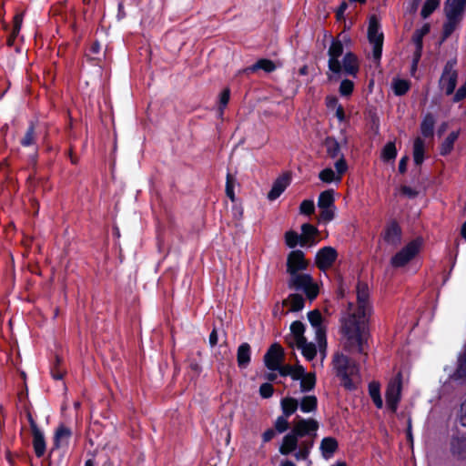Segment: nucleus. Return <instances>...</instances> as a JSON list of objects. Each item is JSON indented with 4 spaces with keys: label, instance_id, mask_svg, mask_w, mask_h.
<instances>
[{
    "label": "nucleus",
    "instance_id": "obj_1",
    "mask_svg": "<svg viewBox=\"0 0 466 466\" xmlns=\"http://www.w3.org/2000/svg\"><path fill=\"white\" fill-rule=\"evenodd\" d=\"M369 287L365 283L357 286V302L349 303L341 316L342 342L350 350L363 352L368 340L367 317L371 311L369 303Z\"/></svg>",
    "mask_w": 466,
    "mask_h": 466
},
{
    "label": "nucleus",
    "instance_id": "obj_2",
    "mask_svg": "<svg viewBox=\"0 0 466 466\" xmlns=\"http://www.w3.org/2000/svg\"><path fill=\"white\" fill-rule=\"evenodd\" d=\"M318 427V422L312 419L297 420L293 423L291 431L283 437L279 449V452L282 455L295 452L294 456L298 461L306 460L309 455L312 442L302 439L311 432H315Z\"/></svg>",
    "mask_w": 466,
    "mask_h": 466
},
{
    "label": "nucleus",
    "instance_id": "obj_3",
    "mask_svg": "<svg viewBox=\"0 0 466 466\" xmlns=\"http://www.w3.org/2000/svg\"><path fill=\"white\" fill-rule=\"evenodd\" d=\"M329 78L340 74L355 76L359 71V62L357 57L350 52L344 53L343 46L340 41L333 40L329 51Z\"/></svg>",
    "mask_w": 466,
    "mask_h": 466
},
{
    "label": "nucleus",
    "instance_id": "obj_4",
    "mask_svg": "<svg viewBox=\"0 0 466 466\" xmlns=\"http://www.w3.org/2000/svg\"><path fill=\"white\" fill-rule=\"evenodd\" d=\"M334 368L339 376L341 377L345 388L351 390L355 387V383L350 380V377L354 376L358 372V369L348 357L338 354L334 358Z\"/></svg>",
    "mask_w": 466,
    "mask_h": 466
},
{
    "label": "nucleus",
    "instance_id": "obj_5",
    "mask_svg": "<svg viewBox=\"0 0 466 466\" xmlns=\"http://www.w3.org/2000/svg\"><path fill=\"white\" fill-rule=\"evenodd\" d=\"M308 319L312 328L315 329L316 340L318 348L320 353V365L325 358V347H326V337H325V325L324 319L319 310H312L308 313Z\"/></svg>",
    "mask_w": 466,
    "mask_h": 466
},
{
    "label": "nucleus",
    "instance_id": "obj_6",
    "mask_svg": "<svg viewBox=\"0 0 466 466\" xmlns=\"http://www.w3.org/2000/svg\"><path fill=\"white\" fill-rule=\"evenodd\" d=\"M465 5L466 0H447L445 10L448 22L444 25L445 36L454 30Z\"/></svg>",
    "mask_w": 466,
    "mask_h": 466
},
{
    "label": "nucleus",
    "instance_id": "obj_7",
    "mask_svg": "<svg viewBox=\"0 0 466 466\" xmlns=\"http://www.w3.org/2000/svg\"><path fill=\"white\" fill-rule=\"evenodd\" d=\"M422 241L420 238L408 243L390 259V263L395 268H400L409 263L420 250Z\"/></svg>",
    "mask_w": 466,
    "mask_h": 466
},
{
    "label": "nucleus",
    "instance_id": "obj_8",
    "mask_svg": "<svg viewBox=\"0 0 466 466\" xmlns=\"http://www.w3.org/2000/svg\"><path fill=\"white\" fill-rule=\"evenodd\" d=\"M334 200L333 189H328L319 194L318 199V207L320 209L319 221L329 222L335 218Z\"/></svg>",
    "mask_w": 466,
    "mask_h": 466
},
{
    "label": "nucleus",
    "instance_id": "obj_9",
    "mask_svg": "<svg viewBox=\"0 0 466 466\" xmlns=\"http://www.w3.org/2000/svg\"><path fill=\"white\" fill-rule=\"evenodd\" d=\"M401 374L398 373L395 377H393L387 385L385 390V398L387 407L392 411L395 412L398 408V404L400 400L401 396Z\"/></svg>",
    "mask_w": 466,
    "mask_h": 466
},
{
    "label": "nucleus",
    "instance_id": "obj_10",
    "mask_svg": "<svg viewBox=\"0 0 466 466\" xmlns=\"http://www.w3.org/2000/svg\"><path fill=\"white\" fill-rule=\"evenodd\" d=\"M290 286L297 289H302L307 296L313 299L319 293L318 285L313 281L312 278L308 274H294L290 276Z\"/></svg>",
    "mask_w": 466,
    "mask_h": 466
},
{
    "label": "nucleus",
    "instance_id": "obj_11",
    "mask_svg": "<svg viewBox=\"0 0 466 466\" xmlns=\"http://www.w3.org/2000/svg\"><path fill=\"white\" fill-rule=\"evenodd\" d=\"M368 37L370 43L373 46V56L378 60L381 56L383 34L380 31V26L375 17H371L370 20Z\"/></svg>",
    "mask_w": 466,
    "mask_h": 466
},
{
    "label": "nucleus",
    "instance_id": "obj_12",
    "mask_svg": "<svg viewBox=\"0 0 466 466\" xmlns=\"http://www.w3.org/2000/svg\"><path fill=\"white\" fill-rule=\"evenodd\" d=\"M308 266L309 262L301 250H293L288 255L287 271L290 276L305 270Z\"/></svg>",
    "mask_w": 466,
    "mask_h": 466
},
{
    "label": "nucleus",
    "instance_id": "obj_13",
    "mask_svg": "<svg viewBox=\"0 0 466 466\" xmlns=\"http://www.w3.org/2000/svg\"><path fill=\"white\" fill-rule=\"evenodd\" d=\"M457 71L451 64H447L440 79V86L447 95H451L457 85Z\"/></svg>",
    "mask_w": 466,
    "mask_h": 466
},
{
    "label": "nucleus",
    "instance_id": "obj_14",
    "mask_svg": "<svg viewBox=\"0 0 466 466\" xmlns=\"http://www.w3.org/2000/svg\"><path fill=\"white\" fill-rule=\"evenodd\" d=\"M338 254L334 248L325 247L320 248L315 257V263L319 268L325 270L332 266L337 259Z\"/></svg>",
    "mask_w": 466,
    "mask_h": 466
},
{
    "label": "nucleus",
    "instance_id": "obj_15",
    "mask_svg": "<svg viewBox=\"0 0 466 466\" xmlns=\"http://www.w3.org/2000/svg\"><path fill=\"white\" fill-rule=\"evenodd\" d=\"M284 359V350L279 344H273L264 356V362L270 370H277Z\"/></svg>",
    "mask_w": 466,
    "mask_h": 466
},
{
    "label": "nucleus",
    "instance_id": "obj_16",
    "mask_svg": "<svg viewBox=\"0 0 466 466\" xmlns=\"http://www.w3.org/2000/svg\"><path fill=\"white\" fill-rule=\"evenodd\" d=\"M383 238L390 245H398L401 238L400 226L396 222H390L385 228Z\"/></svg>",
    "mask_w": 466,
    "mask_h": 466
},
{
    "label": "nucleus",
    "instance_id": "obj_17",
    "mask_svg": "<svg viewBox=\"0 0 466 466\" xmlns=\"http://www.w3.org/2000/svg\"><path fill=\"white\" fill-rule=\"evenodd\" d=\"M338 447L339 445L336 439L332 437H326L322 439L319 445L322 457L326 460L330 459L337 451Z\"/></svg>",
    "mask_w": 466,
    "mask_h": 466
},
{
    "label": "nucleus",
    "instance_id": "obj_18",
    "mask_svg": "<svg viewBox=\"0 0 466 466\" xmlns=\"http://www.w3.org/2000/svg\"><path fill=\"white\" fill-rule=\"evenodd\" d=\"M317 234L318 229L314 226L308 223L303 224L301 226L300 245H315L317 241L314 239V238Z\"/></svg>",
    "mask_w": 466,
    "mask_h": 466
},
{
    "label": "nucleus",
    "instance_id": "obj_19",
    "mask_svg": "<svg viewBox=\"0 0 466 466\" xmlns=\"http://www.w3.org/2000/svg\"><path fill=\"white\" fill-rule=\"evenodd\" d=\"M72 431L69 428L65 425H60L54 436L55 446L56 448L65 447L69 443V440L71 438Z\"/></svg>",
    "mask_w": 466,
    "mask_h": 466
},
{
    "label": "nucleus",
    "instance_id": "obj_20",
    "mask_svg": "<svg viewBox=\"0 0 466 466\" xmlns=\"http://www.w3.org/2000/svg\"><path fill=\"white\" fill-rule=\"evenodd\" d=\"M289 184V177H280L273 184L271 190L268 194L269 200L277 199L287 188Z\"/></svg>",
    "mask_w": 466,
    "mask_h": 466
},
{
    "label": "nucleus",
    "instance_id": "obj_21",
    "mask_svg": "<svg viewBox=\"0 0 466 466\" xmlns=\"http://www.w3.org/2000/svg\"><path fill=\"white\" fill-rule=\"evenodd\" d=\"M251 360V348L248 343H242L238 348L237 351V361L238 365L241 369L248 367Z\"/></svg>",
    "mask_w": 466,
    "mask_h": 466
},
{
    "label": "nucleus",
    "instance_id": "obj_22",
    "mask_svg": "<svg viewBox=\"0 0 466 466\" xmlns=\"http://www.w3.org/2000/svg\"><path fill=\"white\" fill-rule=\"evenodd\" d=\"M290 331L293 336V340L289 342L291 346H295L303 340H306V338L304 336L305 332V326L300 321H294L290 325Z\"/></svg>",
    "mask_w": 466,
    "mask_h": 466
},
{
    "label": "nucleus",
    "instance_id": "obj_23",
    "mask_svg": "<svg viewBox=\"0 0 466 466\" xmlns=\"http://www.w3.org/2000/svg\"><path fill=\"white\" fill-rule=\"evenodd\" d=\"M32 433L35 452L38 457H41L46 451V441L44 435L39 429H35V432Z\"/></svg>",
    "mask_w": 466,
    "mask_h": 466
},
{
    "label": "nucleus",
    "instance_id": "obj_24",
    "mask_svg": "<svg viewBox=\"0 0 466 466\" xmlns=\"http://www.w3.org/2000/svg\"><path fill=\"white\" fill-rule=\"evenodd\" d=\"M295 347L300 350L301 354L309 361H311L317 354V348L315 344H313L312 342H308L307 339L295 345Z\"/></svg>",
    "mask_w": 466,
    "mask_h": 466
},
{
    "label": "nucleus",
    "instance_id": "obj_25",
    "mask_svg": "<svg viewBox=\"0 0 466 466\" xmlns=\"http://www.w3.org/2000/svg\"><path fill=\"white\" fill-rule=\"evenodd\" d=\"M369 393L375 406L378 409H381L383 407V400L380 395V384L375 381L370 382L369 385Z\"/></svg>",
    "mask_w": 466,
    "mask_h": 466
},
{
    "label": "nucleus",
    "instance_id": "obj_26",
    "mask_svg": "<svg viewBox=\"0 0 466 466\" xmlns=\"http://www.w3.org/2000/svg\"><path fill=\"white\" fill-rule=\"evenodd\" d=\"M258 69H262L265 72L269 73L276 69V66L271 60L260 59L256 64L247 68L245 71L254 73Z\"/></svg>",
    "mask_w": 466,
    "mask_h": 466
},
{
    "label": "nucleus",
    "instance_id": "obj_27",
    "mask_svg": "<svg viewBox=\"0 0 466 466\" xmlns=\"http://www.w3.org/2000/svg\"><path fill=\"white\" fill-rule=\"evenodd\" d=\"M422 38L423 37H421L420 35H418L416 33H414L413 37H412V41L416 47L414 55H413V60H412V67H411L412 73L415 72V70L417 68L418 62L421 56Z\"/></svg>",
    "mask_w": 466,
    "mask_h": 466
},
{
    "label": "nucleus",
    "instance_id": "obj_28",
    "mask_svg": "<svg viewBox=\"0 0 466 466\" xmlns=\"http://www.w3.org/2000/svg\"><path fill=\"white\" fill-rule=\"evenodd\" d=\"M281 409L286 417L292 415L298 409V400L294 398H284L280 401Z\"/></svg>",
    "mask_w": 466,
    "mask_h": 466
},
{
    "label": "nucleus",
    "instance_id": "obj_29",
    "mask_svg": "<svg viewBox=\"0 0 466 466\" xmlns=\"http://www.w3.org/2000/svg\"><path fill=\"white\" fill-rule=\"evenodd\" d=\"M283 305L289 306L290 311H299L304 307V299L301 296L294 294L284 300Z\"/></svg>",
    "mask_w": 466,
    "mask_h": 466
},
{
    "label": "nucleus",
    "instance_id": "obj_30",
    "mask_svg": "<svg viewBox=\"0 0 466 466\" xmlns=\"http://www.w3.org/2000/svg\"><path fill=\"white\" fill-rule=\"evenodd\" d=\"M319 178L324 183H339L341 178L339 175L336 174V172L330 168L327 167L319 172Z\"/></svg>",
    "mask_w": 466,
    "mask_h": 466
},
{
    "label": "nucleus",
    "instance_id": "obj_31",
    "mask_svg": "<svg viewBox=\"0 0 466 466\" xmlns=\"http://www.w3.org/2000/svg\"><path fill=\"white\" fill-rule=\"evenodd\" d=\"M424 145L420 138H416L413 145V159L417 165L423 161Z\"/></svg>",
    "mask_w": 466,
    "mask_h": 466
},
{
    "label": "nucleus",
    "instance_id": "obj_32",
    "mask_svg": "<svg viewBox=\"0 0 466 466\" xmlns=\"http://www.w3.org/2000/svg\"><path fill=\"white\" fill-rule=\"evenodd\" d=\"M451 450L453 453L466 457V438H456L451 442Z\"/></svg>",
    "mask_w": 466,
    "mask_h": 466
},
{
    "label": "nucleus",
    "instance_id": "obj_33",
    "mask_svg": "<svg viewBox=\"0 0 466 466\" xmlns=\"http://www.w3.org/2000/svg\"><path fill=\"white\" fill-rule=\"evenodd\" d=\"M316 377L314 372L304 373L300 380V388L302 391H308L314 388Z\"/></svg>",
    "mask_w": 466,
    "mask_h": 466
},
{
    "label": "nucleus",
    "instance_id": "obj_34",
    "mask_svg": "<svg viewBox=\"0 0 466 466\" xmlns=\"http://www.w3.org/2000/svg\"><path fill=\"white\" fill-rule=\"evenodd\" d=\"M397 156V149L393 142L387 143L381 152V158L384 161L394 160Z\"/></svg>",
    "mask_w": 466,
    "mask_h": 466
},
{
    "label": "nucleus",
    "instance_id": "obj_35",
    "mask_svg": "<svg viewBox=\"0 0 466 466\" xmlns=\"http://www.w3.org/2000/svg\"><path fill=\"white\" fill-rule=\"evenodd\" d=\"M317 407V399L315 396H306L301 400L300 410L303 412L313 411Z\"/></svg>",
    "mask_w": 466,
    "mask_h": 466
},
{
    "label": "nucleus",
    "instance_id": "obj_36",
    "mask_svg": "<svg viewBox=\"0 0 466 466\" xmlns=\"http://www.w3.org/2000/svg\"><path fill=\"white\" fill-rule=\"evenodd\" d=\"M392 87L397 96H401L410 89V83L407 80L397 78L393 80Z\"/></svg>",
    "mask_w": 466,
    "mask_h": 466
},
{
    "label": "nucleus",
    "instance_id": "obj_37",
    "mask_svg": "<svg viewBox=\"0 0 466 466\" xmlns=\"http://www.w3.org/2000/svg\"><path fill=\"white\" fill-rule=\"evenodd\" d=\"M327 152L332 158L339 157L340 152V147L338 141L333 138H328L326 140Z\"/></svg>",
    "mask_w": 466,
    "mask_h": 466
},
{
    "label": "nucleus",
    "instance_id": "obj_38",
    "mask_svg": "<svg viewBox=\"0 0 466 466\" xmlns=\"http://www.w3.org/2000/svg\"><path fill=\"white\" fill-rule=\"evenodd\" d=\"M458 136H459L458 132H451L447 137V138L444 140V142L442 143V146H441V154L442 155H446L449 152H451V150L453 147V144H454L455 140L458 138Z\"/></svg>",
    "mask_w": 466,
    "mask_h": 466
},
{
    "label": "nucleus",
    "instance_id": "obj_39",
    "mask_svg": "<svg viewBox=\"0 0 466 466\" xmlns=\"http://www.w3.org/2000/svg\"><path fill=\"white\" fill-rule=\"evenodd\" d=\"M435 120L432 116L427 115L421 123V132L424 136H430L432 133Z\"/></svg>",
    "mask_w": 466,
    "mask_h": 466
},
{
    "label": "nucleus",
    "instance_id": "obj_40",
    "mask_svg": "<svg viewBox=\"0 0 466 466\" xmlns=\"http://www.w3.org/2000/svg\"><path fill=\"white\" fill-rule=\"evenodd\" d=\"M440 5L438 0H427L422 7V17H428Z\"/></svg>",
    "mask_w": 466,
    "mask_h": 466
},
{
    "label": "nucleus",
    "instance_id": "obj_41",
    "mask_svg": "<svg viewBox=\"0 0 466 466\" xmlns=\"http://www.w3.org/2000/svg\"><path fill=\"white\" fill-rule=\"evenodd\" d=\"M285 241L289 248H294L298 243L300 244V236L295 231H287L285 234Z\"/></svg>",
    "mask_w": 466,
    "mask_h": 466
},
{
    "label": "nucleus",
    "instance_id": "obj_42",
    "mask_svg": "<svg viewBox=\"0 0 466 466\" xmlns=\"http://www.w3.org/2000/svg\"><path fill=\"white\" fill-rule=\"evenodd\" d=\"M354 84L349 79H345L340 83L339 94L343 96H350L353 91Z\"/></svg>",
    "mask_w": 466,
    "mask_h": 466
},
{
    "label": "nucleus",
    "instance_id": "obj_43",
    "mask_svg": "<svg viewBox=\"0 0 466 466\" xmlns=\"http://www.w3.org/2000/svg\"><path fill=\"white\" fill-rule=\"evenodd\" d=\"M335 172L336 174L339 175V177L342 178V176L344 173H346L347 169H348V165L344 159L343 157H339L336 162H335Z\"/></svg>",
    "mask_w": 466,
    "mask_h": 466
},
{
    "label": "nucleus",
    "instance_id": "obj_44",
    "mask_svg": "<svg viewBox=\"0 0 466 466\" xmlns=\"http://www.w3.org/2000/svg\"><path fill=\"white\" fill-rule=\"evenodd\" d=\"M289 428V421L287 420V417L285 416H280L279 418H277L276 421H275V429L277 431L279 432H284L285 431H287Z\"/></svg>",
    "mask_w": 466,
    "mask_h": 466
},
{
    "label": "nucleus",
    "instance_id": "obj_45",
    "mask_svg": "<svg viewBox=\"0 0 466 466\" xmlns=\"http://www.w3.org/2000/svg\"><path fill=\"white\" fill-rule=\"evenodd\" d=\"M299 210L302 214L310 215L314 212L315 207L312 200H304L300 204Z\"/></svg>",
    "mask_w": 466,
    "mask_h": 466
},
{
    "label": "nucleus",
    "instance_id": "obj_46",
    "mask_svg": "<svg viewBox=\"0 0 466 466\" xmlns=\"http://www.w3.org/2000/svg\"><path fill=\"white\" fill-rule=\"evenodd\" d=\"M305 373V370L301 365L296 364L290 373V377L295 380H300Z\"/></svg>",
    "mask_w": 466,
    "mask_h": 466
},
{
    "label": "nucleus",
    "instance_id": "obj_47",
    "mask_svg": "<svg viewBox=\"0 0 466 466\" xmlns=\"http://www.w3.org/2000/svg\"><path fill=\"white\" fill-rule=\"evenodd\" d=\"M259 393L263 398H269L273 394V387L269 383H263L259 388Z\"/></svg>",
    "mask_w": 466,
    "mask_h": 466
},
{
    "label": "nucleus",
    "instance_id": "obj_48",
    "mask_svg": "<svg viewBox=\"0 0 466 466\" xmlns=\"http://www.w3.org/2000/svg\"><path fill=\"white\" fill-rule=\"evenodd\" d=\"M457 373L459 377L466 376V352L461 357L459 360Z\"/></svg>",
    "mask_w": 466,
    "mask_h": 466
},
{
    "label": "nucleus",
    "instance_id": "obj_49",
    "mask_svg": "<svg viewBox=\"0 0 466 466\" xmlns=\"http://www.w3.org/2000/svg\"><path fill=\"white\" fill-rule=\"evenodd\" d=\"M466 98V82L457 90L453 101L458 102Z\"/></svg>",
    "mask_w": 466,
    "mask_h": 466
},
{
    "label": "nucleus",
    "instance_id": "obj_50",
    "mask_svg": "<svg viewBox=\"0 0 466 466\" xmlns=\"http://www.w3.org/2000/svg\"><path fill=\"white\" fill-rule=\"evenodd\" d=\"M230 92L229 89H225L219 96V104L221 107H225L229 101Z\"/></svg>",
    "mask_w": 466,
    "mask_h": 466
},
{
    "label": "nucleus",
    "instance_id": "obj_51",
    "mask_svg": "<svg viewBox=\"0 0 466 466\" xmlns=\"http://www.w3.org/2000/svg\"><path fill=\"white\" fill-rule=\"evenodd\" d=\"M326 105L329 110H334L339 106L340 104L339 103V100L335 96H328L326 99Z\"/></svg>",
    "mask_w": 466,
    "mask_h": 466
},
{
    "label": "nucleus",
    "instance_id": "obj_52",
    "mask_svg": "<svg viewBox=\"0 0 466 466\" xmlns=\"http://www.w3.org/2000/svg\"><path fill=\"white\" fill-rule=\"evenodd\" d=\"M34 140V134L33 129L30 128L27 133L25 134V137L22 140V144L24 146H30L33 143Z\"/></svg>",
    "mask_w": 466,
    "mask_h": 466
},
{
    "label": "nucleus",
    "instance_id": "obj_53",
    "mask_svg": "<svg viewBox=\"0 0 466 466\" xmlns=\"http://www.w3.org/2000/svg\"><path fill=\"white\" fill-rule=\"evenodd\" d=\"M293 368H294V366H291V365L281 366V364H280L279 368L277 369V370H279V372L282 376H289L291 371H292V370H293Z\"/></svg>",
    "mask_w": 466,
    "mask_h": 466
},
{
    "label": "nucleus",
    "instance_id": "obj_54",
    "mask_svg": "<svg viewBox=\"0 0 466 466\" xmlns=\"http://www.w3.org/2000/svg\"><path fill=\"white\" fill-rule=\"evenodd\" d=\"M226 193H227V196H228V197L232 201H234V200H235V195H234L233 186H232L231 182L229 181V179H228V181H227Z\"/></svg>",
    "mask_w": 466,
    "mask_h": 466
},
{
    "label": "nucleus",
    "instance_id": "obj_55",
    "mask_svg": "<svg viewBox=\"0 0 466 466\" xmlns=\"http://www.w3.org/2000/svg\"><path fill=\"white\" fill-rule=\"evenodd\" d=\"M333 111L335 112V116L339 119V121H340V122L344 121L345 114H344V110H343V107L341 106V105L337 106V108H335Z\"/></svg>",
    "mask_w": 466,
    "mask_h": 466
},
{
    "label": "nucleus",
    "instance_id": "obj_56",
    "mask_svg": "<svg viewBox=\"0 0 466 466\" xmlns=\"http://www.w3.org/2000/svg\"><path fill=\"white\" fill-rule=\"evenodd\" d=\"M460 420L463 425H466V400L461 406Z\"/></svg>",
    "mask_w": 466,
    "mask_h": 466
},
{
    "label": "nucleus",
    "instance_id": "obj_57",
    "mask_svg": "<svg viewBox=\"0 0 466 466\" xmlns=\"http://www.w3.org/2000/svg\"><path fill=\"white\" fill-rule=\"evenodd\" d=\"M275 436V431L274 430L272 429H269L268 431H266L263 435H262V438H263V441L265 442L267 441H269L273 437Z\"/></svg>",
    "mask_w": 466,
    "mask_h": 466
},
{
    "label": "nucleus",
    "instance_id": "obj_58",
    "mask_svg": "<svg viewBox=\"0 0 466 466\" xmlns=\"http://www.w3.org/2000/svg\"><path fill=\"white\" fill-rule=\"evenodd\" d=\"M429 31H430V25L425 24L420 29H417L415 31V33L420 35L421 37H423L425 35H427L429 33Z\"/></svg>",
    "mask_w": 466,
    "mask_h": 466
},
{
    "label": "nucleus",
    "instance_id": "obj_59",
    "mask_svg": "<svg viewBox=\"0 0 466 466\" xmlns=\"http://www.w3.org/2000/svg\"><path fill=\"white\" fill-rule=\"evenodd\" d=\"M347 7H348V5L345 2H343L340 5L339 8L337 11V17H338V19H341L343 17L344 13H345Z\"/></svg>",
    "mask_w": 466,
    "mask_h": 466
},
{
    "label": "nucleus",
    "instance_id": "obj_60",
    "mask_svg": "<svg viewBox=\"0 0 466 466\" xmlns=\"http://www.w3.org/2000/svg\"><path fill=\"white\" fill-rule=\"evenodd\" d=\"M407 162H408V157H404L400 159V164H399L400 172L404 173L406 171Z\"/></svg>",
    "mask_w": 466,
    "mask_h": 466
},
{
    "label": "nucleus",
    "instance_id": "obj_61",
    "mask_svg": "<svg viewBox=\"0 0 466 466\" xmlns=\"http://www.w3.org/2000/svg\"><path fill=\"white\" fill-rule=\"evenodd\" d=\"M401 192H402L404 195H406V196H408V197H410V198H412V197L416 196V194H417L413 189H411V188H410V187H403L401 188Z\"/></svg>",
    "mask_w": 466,
    "mask_h": 466
},
{
    "label": "nucleus",
    "instance_id": "obj_62",
    "mask_svg": "<svg viewBox=\"0 0 466 466\" xmlns=\"http://www.w3.org/2000/svg\"><path fill=\"white\" fill-rule=\"evenodd\" d=\"M218 334L216 330H213L209 335V344L213 347L218 343Z\"/></svg>",
    "mask_w": 466,
    "mask_h": 466
},
{
    "label": "nucleus",
    "instance_id": "obj_63",
    "mask_svg": "<svg viewBox=\"0 0 466 466\" xmlns=\"http://www.w3.org/2000/svg\"><path fill=\"white\" fill-rule=\"evenodd\" d=\"M22 25V16L16 15L15 17V33L18 32Z\"/></svg>",
    "mask_w": 466,
    "mask_h": 466
},
{
    "label": "nucleus",
    "instance_id": "obj_64",
    "mask_svg": "<svg viewBox=\"0 0 466 466\" xmlns=\"http://www.w3.org/2000/svg\"><path fill=\"white\" fill-rule=\"evenodd\" d=\"M28 420L31 426L32 432H35V429H38V427L36 426V423L35 422L30 414H28Z\"/></svg>",
    "mask_w": 466,
    "mask_h": 466
}]
</instances>
